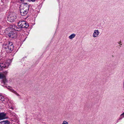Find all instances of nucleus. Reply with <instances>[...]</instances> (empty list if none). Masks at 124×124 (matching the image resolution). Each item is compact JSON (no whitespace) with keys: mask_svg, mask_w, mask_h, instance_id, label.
Instances as JSON below:
<instances>
[{"mask_svg":"<svg viewBox=\"0 0 124 124\" xmlns=\"http://www.w3.org/2000/svg\"><path fill=\"white\" fill-rule=\"evenodd\" d=\"M10 107L9 108H12V106H10Z\"/></svg>","mask_w":124,"mask_h":124,"instance_id":"4be33fe9","label":"nucleus"},{"mask_svg":"<svg viewBox=\"0 0 124 124\" xmlns=\"http://www.w3.org/2000/svg\"><path fill=\"white\" fill-rule=\"evenodd\" d=\"M76 35L74 34H72L69 37V38L70 39H72L75 37Z\"/></svg>","mask_w":124,"mask_h":124,"instance_id":"f8f14e48","label":"nucleus"},{"mask_svg":"<svg viewBox=\"0 0 124 124\" xmlns=\"http://www.w3.org/2000/svg\"><path fill=\"white\" fill-rule=\"evenodd\" d=\"M0 79H3L2 82L4 83L5 84L7 82V80L5 78V75L2 73H0Z\"/></svg>","mask_w":124,"mask_h":124,"instance_id":"6e6552de","label":"nucleus"},{"mask_svg":"<svg viewBox=\"0 0 124 124\" xmlns=\"http://www.w3.org/2000/svg\"><path fill=\"white\" fill-rule=\"evenodd\" d=\"M16 18V16L15 13H9L8 17V20L11 22H13Z\"/></svg>","mask_w":124,"mask_h":124,"instance_id":"f03ea898","label":"nucleus"},{"mask_svg":"<svg viewBox=\"0 0 124 124\" xmlns=\"http://www.w3.org/2000/svg\"><path fill=\"white\" fill-rule=\"evenodd\" d=\"M100 32L98 30H95L93 35V38L98 37L100 34Z\"/></svg>","mask_w":124,"mask_h":124,"instance_id":"0eeeda50","label":"nucleus"},{"mask_svg":"<svg viewBox=\"0 0 124 124\" xmlns=\"http://www.w3.org/2000/svg\"><path fill=\"white\" fill-rule=\"evenodd\" d=\"M20 12L21 13V14L22 16H25L27 14V13L28 12L27 11H20Z\"/></svg>","mask_w":124,"mask_h":124,"instance_id":"9d476101","label":"nucleus"},{"mask_svg":"<svg viewBox=\"0 0 124 124\" xmlns=\"http://www.w3.org/2000/svg\"><path fill=\"white\" fill-rule=\"evenodd\" d=\"M0 100L1 101H4V97L0 94Z\"/></svg>","mask_w":124,"mask_h":124,"instance_id":"ddd939ff","label":"nucleus"},{"mask_svg":"<svg viewBox=\"0 0 124 124\" xmlns=\"http://www.w3.org/2000/svg\"><path fill=\"white\" fill-rule=\"evenodd\" d=\"M1 124H9V122L8 120L3 121L0 122Z\"/></svg>","mask_w":124,"mask_h":124,"instance_id":"9b49d317","label":"nucleus"},{"mask_svg":"<svg viewBox=\"0 0 124 124\" xmlns=\"http://www.w3.org/2000/svg\"><path fill=\"white\" fill-rule=\"evenodd\" d=\"M1 70L5 68H7L9 65V64L8 62H0V63Z\"/></svg>","mask_w":124,"mask_h":124,"instance_id":"20e7f679","label":"nucleus"},{"mask_svg":"<svg viewBox=\"0 0 124 124\" xmlns=\"http://www.w3.org/2000/svg\"><path fill=\"white\" fill-rule=\"evenodd\" d=\"M32 2L35 1L36 0H30ZM21 1L22 2H23L24 1H25V0H21Z\"/></svg>","mask_w":124,"mask_h":124,"instance_id":"f3484780","label":"nucleus"},{"mask_svg":"<svg viewBox=\"0 0 124 124\" xmlns=\"http://www.w3.org/2000/svg\"><path fill=\"white\" fill-rule=\"evenodd\" d=\"M10 44V43H9V45Z\"/></svg>","mask_w":124,"mask_h":124,"instance_id":"b1692460","label":"nucleus"},{"mask_svg":"<svg viewBox=\"0 0 124 124\" xmlns=\"http://www.w3.org/2000/svg\"><path fill=\"white\" fill-rule=\"evenodd\" d=\"M121 43V42H119L118 43V44H120V45H122V44H120Z\"/></svg>","mask_w":124,"mask_h":124,"instance_id":"412c9836","label":"nucleus"},{"mask_svg":"<svg viewBox=\"0 0 124 124\" xmlns=\"http://www.w3.org/2000/svg\"><path fill=\"white\" fill-rule=\"evenodd\" d=\"M6 114L3 112L0 113V120L6 118Z\"/></svg>","mask_w":124,"mask_h":124,"instance_id":"1a4fd4ad","label":"nucleus"},{"mask_svg":"<svg viewBox=\"0 0 124 124\" xmlns=\"http://www.w3.org/2000/svg\"><path fill=\"white\" fill-rule=\"evenodd\" d=\"M18 26H19L18 28H20L21 30L22 28H27L29 25L28 23L24 20L20 21H19L18 23Z\"/></svg>","mask_w":124,"mask_h":124,"instance_id":"f257e3e1","label":"nucleus"},{"mask_svg":"<svg viewBox=\"0 0 124 124\" xmlns=\"http://www.w3.org/2000/svg\"><path fill=\"white\" fill-rule=\"evenodd\" d=\"M4 73L5 74V75H6V74H7L8 73V71H5L4 72Z\"/></svg>","mask_w":124,"mask_h":124,"instance_id":"a211bd4d","label":"nucleus"},{"mask_svg":"<svg viewBox=\"0 0 124 124\" xmlns=\"http://www.w3.org/2000/svg\"><path fill=\"white\" fill-rule=\"evenodd\" d=\"M14 93H15L16 94L17 96H20V95L18 93L16 92V91H14Z\"/></svg>","mask_w":124,"mask_h":124,"instance_id":"2eb2a0df","label":"nucleus"},{"mask_svg":"<svg viewBox=\"0 0 124 124\" xmlns=\"http://www.w3.org/2000/svg\"><path fill=\"white\" fill-rule=\"evenodd\" d=\"M119 47H121V46H119Z\"/></svg>","mask_w":124,"mask_h":124,"instance_id":"5701e85b","label":"nucleus"},{"mask_svg":"<svg viewBox=\"0 0 124 124\" xmlns=\"http://www.w3.org/2000/svg\"><path fill=\"white\" fill-rule=\"evenodd\" d=\"M10 46H11V47H13V45H12V44H11V45H10Z\"/></svg>","mask_w":124,"mask_h":124,"instance_id":"aec40b11","label":"nucleus"},{"mask_svg":"<svg viewBox=\"0 0 124 124\" xmlns=\"http://www.w3.org/2000/svg\"><path fill=\"white\" fill-rule=\"evenodd\" d=\"M120 116L121 118H123L124 117V112L121 114Z\"/></svg>","mask_w":124,"mask_h":124,"instance_id":"dca6fc26","label":"nucleus"},{"mask_svg":"<svg viewBox=\"0 0 124 124\" xmlns=\"http://www.w3.org/2000/svg\"><path fill=\"white\" fill-rule=\"evenodd\" d=\"M62 124H68V123L66 121H64Z\"/></svg>","mask_w":124,"mask_h":124,"instance_id":"4468645a","label":"nucleus"},{"mask_svg":"<svg viewBox=\"0 0 124 124\" xmlns=\"http://www.w3.org/2000/svg\"><path fill=\"white\" fill-rule=\"evenodd\" d=\"M9 37L11 39H14L17 36V33L15 31H10L8 34Z\"/></svg>","mask_w":124,"mask_h":124,"instance_id":"7ed1b4c3","label":"nucleus"},{"mask_svg":"<svg viewBox=\"0 0 124 124\" xmlns=\"http://www.w3.org/2000/svg\"><path fill=\"white\" fill-rule=\"evenodd\" d=\"M8 49H10V50H11V49L10 48V46H8Z\"/></svg>","mask_w":124,"mask_h":124,"instance_id":"6ab92c4d","label":"nucleus"},{"mask_svg":"<svg viewBox=\"0 0 124 124\" xmlns=\"http://www.w3.org/2000/svg\"><path fill=\"white\" fill-rule=\"evenodd\" d=\"M29 5H27L26 3H25L23 8L20 9V11H28L29 8Z\"/></svg>","mask_w":124,"mask_h":124,"instance_id":"423d86ee","label":"nucleus"},{"mask_svg":"<svg viewBox=\"0 0 124 124\" xmlns=\"http://www.w3.org/2000/svg\"><path fill=\"white\" fill-rule=\"evenodd\" d=\"M9 28L12 30H15V31H19L21 30L20 28H18L14 24L10 25Z\"/></svg>","mask_w":124,"mask_h":124,"instance_id":"39448f33","label":"nucleus"}]
</instances>
